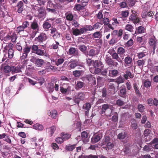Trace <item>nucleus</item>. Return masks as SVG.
Here are the masks:
<instances>
[{"label":"nucleus","mask_w":158,"mask_h":158,"mask_svg":"<svg viewBox=\"0 0 158 158\" xmlns=\"http://www.w3.org/2000/svg\"><path fill=\"white\" fill-rule=\"evenodd\" d=\"M112 106L110 104H105L102 106V110L100 113L101 115H105L106 116H110L112 112Z\"/></svg>","instance_id":"obj_1"},{"label":"nucleus","mask_w":158,"mask_h":158,"mask_svg":"<svg viewBox=\"0 0 158 158\" xmlns=\"http://www.w3.org/2000/svg\"><path fill=\"white\" fill-rule=\"evenodd\" d=\"M31 52L39 56H47V54L44 50L39 49L38 45L34 44L31 46Z\"/></svg>","instance_id":"obj_2"},{"label":"nucleus","mask_w":158,"mask_h":158,"mask_svg":"<svg viewBox=\"0 0 158 158\" xmlns=\"http://www.w3.org/2000/svg\"><path fill=\"white\" fill-rule=\"evenodd\" d=\"M33 7L35 10L38 11V17L39 18H44L46 15V11L45 8L43 7H37L36 6Z\"/></svg>","instance_id":"obj_3"},{"label":"nucleus","mask_w":158,"mask_h":158,"mask_svg":"<svg viewBox=\"0 0 158 158\" xmlns=\"http://www.w3.org/2000/svg\"><path fill=\"white\" fill-rule=\"evenodd\" d=\"M85 98V94L82 92L79 93L78 94L74 96L73 100L74 102L79 105L80 101H83Z\"/></svg>","instance_id":"obj_4"},{"label":"nucleus","mask_w":158,"mask_h":158,"mask_svg":"<svg viewBox=\"0 0 158 158\" xmlns=\"http://www.w3.org/2000/svg\"><path fill=\"white\" fill-rule=\"evenodd\" d=\"M54 20V19L49 18L47 19L44 21L43 24V27L45 31H47L51 26V23L52 21Z\"/></svg>","instance_id":"obj_5"},{"label":"nucleus","mask_w":158,"mask_h":158,"mask_svg":"<svg viewBox=\"0 0 158 158\" xmlns=\"http://www.w3.org/2000/svg\"><path fill=\"white\" fill-rule=\"evenodd\" d=\"M15 10L19 13H22V11L24 10L22 1H20L18 3L15 7Z\"/></svg>","instance_id":"obj_6"},{"label":"nucleus","mask_w":158,"mask_h":158,"mask_svg":"<svg viewBox=\"0 0 158 158\" xmlns=\"http://www.w3.org/2000/svg\"><path fill=\"white\" fill-rule=\"evenodd\" d=\"M143 137L146 141H148L151 139V135L150 131L148 129H145L144 131Z\"/></svg>","instance_id":"obj_7"},{"label":"nucleus","mask_w":158,"mask_h":158,"mask_svg":"<svg viewBox=\"0 0 158 158\" xmlns=\"http://www.w3.org/2000/svg\"><path fill=\"white\" fill-rule=\"evenodd\" d=\"M69 53L70 55L75 56L77 57H78L80 55L78 51L73 47L70 48H69Z\"/></svg>","instance_id":"obj_8"},{"label":"nucleus","mask_w":158,"mask_h":158,"mask_svg":"<svg viewBox=\"0 0 158 158\" xmlns=\"http://www.w3.org/2000/svg\"><path fill=\"white\" fill-rule=\"evenodd\" d=\"M31 48V46H26L23 48V53L22 56H21L22 59H25L27 58V56L30 51Z\"/></svg>","instance_id":"obj_9"},{"label":"nucleus","mask_w":158,"mask_h":158,"mask_svg":"<svg viewBox=\"0 0 158 158\" xmlns=\"http://www.w3.org/2000/svg\"><path fill=\"white\" fill-rule=\"evenodd\" d=\"M149 43L150 45L153 46V51L154 52L156 48V38L154 36H152L150 39Z\"/></svg>","instance_id":"obj_10"},{"label":"nucleus","mask_w":158,"mask_h":158,"mask_svg":"<svg viewBox=\"0 0 158 158\" xmlns=\"http://www.w3.org/2000/svg\"><path fill=\"white\" fill-rule=\"evenodd\" d=\"M46 35L45 33H41L37 37L35 38V40L40 43L43 42L47 39Z\"/></svg>","instance_id":"obj_11"},{"label":"nucleus","mask_w":158,"mask_h":158,"mask_svg":"<svg viewBox=\"0 0 158 158\" xmlns=\"http://www.w3.org/2000/svg\"><path fill=\"white\" fill-rule=\"evenodd\" d=\"M130 21H132L135 24H137L140 22L138 17L135 15H131L129 17Z\"/></svg>","instance_id":"obj_12"},{"label":"nucleus","mask_w":158,"mask_h":158,"mask_svg":"<svg viewBox=\"0 0 158 158\" xmlns=\"http://www.w3.org/2000/svg\"><path fill=\"white\" fill-rule=\"evenodd\" d=\"M51 35L54 38L59 37H60V33L57 31L56 28H52L51 29Z\"/></svg>","instance_id":"obj_13"},{"label":"nucleus","mask_w":158,"mask_h":158,"mask_svg":"<svg viewBox=\"0 0 158 158\" xmlns=\"http://www.w3.org/2000/svg\"><path fill=\"white\" fill-rule=\"evenodd\" d=\"M98 51L96 48L91 49L88 52L87 55L90 56H95L99 53Z\"/></svg>","instance_id":"obj_14"},{"label":"nucleus","mask_w":158,"mask_h":158,"mask_svg":"<svg viewBox=\"0 0 158 158\" xmlns=\"http://www.w3.org/2000/svg\"><path fill=\"white\" fill-rule=\"evenodd\" d=\"M31 26L32 29L35 30V34H36L39 30V25L37 21L36 20H34L31 23Z\"/></svg>","instance_id":"obj_15"},{"label":"nucleus","mask_w":158,"mask_h":158,"mask_svg":"<svg viewBox=\"0 0 158 158\" xmlns=\"http://www.w3.org/2000/svg\"><path fill=\"white\" fill-rule=\"evenodd\" d=\"M11 71H12V67H11L10 66H6L3 68L4 74L6 76H8L10 75L9 73Z\"/></svg>","instance_id":"obj_16"},{"label":"nucleus","mask_w":158,"mask_h":158,"mask_svg":"<svg viewBox=\"0 0 158 158\" xmlns=\"http://www.w3.org/2000/svg\"><path fill=\"white\" fill-rule=\"evenodd\" d=\"M118 54V52L116 53L114 52L112 53L111 56L113 59L115 60L119 63H122V59H121L119 56Z\"/></svg>","instance_id":"obj_17"},{"label":"nucleus","mask_w":158,"mask_h":158,"mask_svg":"<svg viewBox=\"0 0 158 158\" xmlns=\"http://www.w3.org/2000/svg\"><path fill=\"white\" fill-rule=\"evenodd\" d=\"M105 61L107 64L110 66H114V61L110 57L106 56V57Z\"/></svg>","instance_id":"obj_18"},{"label":"nucleus","mask_w":158,"mask_h":158,"mask_svg":"<svg viewBox=\"0 0 158 158\" xmlns=\"http://www.w3.org/2000/svg\"><path fill=\"white\" fill-rule=\"evenodd\" d=\"M69 68L71 69H74L76 66H78V63L76 60H73L71 61L69 63Z\"/></svg>","instance_id":"obj_19"},{"label":"nucleus","mask_w":158,"mask_h":158,"mask_svg":"<svg viewBox=\"0 0 158 158\" xmlns=\"http://www.w3.org/2000/svg\"><path fill=\"white\" fill-rule=\"evenodd\" d=\"M34 68L31 65H28L27 67L26 70V73L28 76H30L32 73Z\"/></svg>","instance_id":"obj_20"},{"label":"nucleus","mask_w":158,"mask_h":158,"mask_svg":"<svg viewBox=\"0 0 158 158\" xmlns=\"http://www.w3.org/2000/svg\"><path fill=\"white\" fill-rule=\"evenodd\" d=\"M56 129V127L54 126H52L48 128V132L50 136H52L53 135Z\"/></svg>","instance_id":"obj_21"},{"label":"nucleus","mask_w":158,"mask_h":158,"mask_svg":"<svg viewBox=\"0 0 158 158\" xmlns=\"http://www.w3.org/2000/svg\"><path fill=\"white\" fill-rule=\"evenodd\" d=\"M12 72L13 73H17L21 72V67L20 66H18L16 67H12Z\"/></svg>","instance_id":"obj_22"},{"label":"nucleus","mask_w":158,"mask_h":158,"mask_svg":"<svg viewBox=\"0 0 158 158\" xmlns=\"http://www.w3.org/2000/svg\"><path fill=\"white\" fill-rule=\"evenodd\" d=\"M125 52V50L123 47H119L118 48L117 52L120 55L122 59H123V57L122 55Z\"/></svg>","instance_id":"obj_23"},{"label":"nucleus","mask_w":158,"mask_h":158,"mask_svg":"<svg viewBox=\"0 0 158 158\" xmlns=\"http://www.w3.org/2000/svg\"><path fill=\"white\" fill-rule=\"evenodd\" d=\"M85 83L83 82L78 81L75 85V88L76 89H80L84 85Z\"/></svg>","instance_id":"obj_24"},{"label":"nucleus","mask_w":158,"mask_h":158,"mask_svg":"<svg viewBox=\"0 0 158 158\" xmlns=\"http://www.w3.org/2000/svg\"><path fill=\"white\" fill-rule=\"evenodd\" d=\"M118 71L116 69L110 70L109 71V76L112 77H116L118 76Z\"/></svg>","instance_id":"obj_25"},{"label":"nucleus","mask_w":158,"mask_h":158,"mask_svg":"<svg viewBox=\"0 0 158 158\" xmlns=\"http://www.w3.org/2000/svg\"><path fill=\"white\" fill-rule=\"evenodd\" d=\"M33 127L34 129L40 131H42L44 129L43 126L39 123L34 125Z\"/></svg>","instance_id":"obj_26"},{"label":"nucleus","mask_w":158,"mask_h":158,"mask_svg":"<svg viewBox=\"0 0 158 158\" xmlns=\"http://www.w3.org/2000/svg\"><path fill=\"white\" fill-rule=\"evenodd\" d=\"M126 89L125 88H123L120 90L118 95L122 97L125 98L126 95Z\"/></svg>","instance_id":"obj_27"},{"label":"nucleus","mask_w":158,"mask_h":158,"mask_svg":"<svg viewBox=\"0 0 158 158\" xmlns=\"http://www.w3.org/2000/svg\"><path fill=\"white\" fill-rule=\"evenodd\" d=\"M86 78L89 81H91L93 83L96 82V79L94 76L89 74L87 75Z\"/></svg>","instance_id":"obj_28"},{"label":"nucleus","mask_w":158,"mask_h":158,"mask_svg":"<svg viewBox=\"0 0 158 158\" xmlns=\"http://www.w3.org/2000/svg\"><path fill=\"white\" fill-rule=\"evenodd\" d=\"M101 137L100 136L98 135H95L93 136L91 138V141L93 143H95L98 142Z\"/></svg>","instance_id":"obj_29"},{"label":"nucleus","mask_w":158,"mask_h":158,"mask_svg":"<svg viewBox=\"0 0 158 158\" xmlns=\"http://www.w3.org/2000/svg\"><path fill=\"white\" fill-rule=\"evenodd\" d=\"M60 46L58 42L55 41L52 45L49 46V48L51 49H57L58 48L59 46Z\"/></svg>","instance_id":"obj_30"},{"label":"nucleus","mask_w":158,"mask_h":158,"mask_svg":"<svg viewBox=\"0 0 158 158\" xmlns=\"http://www.w3.org/2000/svg\"><path fill=\"white\" fill-rule=\"evenodd\" d=\"M69 86L68 85V86L67 88H65L64 86H60V92L63 94H64L66 93L69 90Z\"/></svg>","instance_id":"obj_31"},{"label":"nucleus","mask_w":158,"mask_h":158,"mask_svg":"<svg viewBox=\"0 0 158 158\" xmlns=\"http://www.w3.org/2000/svg\"><path fill=\"white\" fill-rule=\"evenodd\" d=\"M131 127L132 128L134 129H136L138 127V125L135 119H132L131 121Z\"/></svg>","instance_id":"obj_32"},{"label":"nucleus","mask_w":158,"mask_h":158,"mask_svg":"<svg viewBox=\"0 0 158 158\" xmlns=\"http://www.w3.org/2000/svg\"><path fill=\"white\" fill-rule=\"evenodd\" d=\"M93 64L94 68H97L102 65L101 61L99 60H96L94 61Z\"/></svg>","instance_id":"obj_33"},{"label":"nucleus","mask_w":158,"mask_h":158,"mask_svg":"<svg viewBox=\"0 0 158 158\" xmlns=\"http://www.w3.org/2000/svg\"><path fill=\"white\" fill-rule=\"evenodd\" d=\"M64 57L59 56L57 60L55 62L57 66H58L59 65L62 64L64 60Z\"/></svg>","instance_id":"obj_34"},{"label":"nucleus","mask_w":158,"mask_h":158,"mask_svg":"<svg viewBox=\"0 0 158 158\" xmlns=\"http://www.w3.org/2000/svg\"><path fill=\"white\" fill-rule=\"evenodd\" d=\"M66 19L69 21H72L73 20L74 16L72 13H66L65 14Z\"/></svg>","instance_id":"obj_35"},{"label":"nucleus","mask_w":158,"mask_h":158,"mask_svg":"<svg viewBox=\"0 0 158 158\" xmlns=\"http://www.w3.org/2000/svg\"><path fill=\"white\" fill-rule=\"evenodd\" d=\"M61 136L64 141L68 139L71 136V135L70 134L64 133H61Z\"/></svg>","instance_id":"obj_36"},{"label":"nucleus","mask_w":158,"mask_h":158,"mask_svg":"<svg viewBox=\"0 0 158 158\" xmlns=\"http://www.w3.org/2000/svg\"><path fill=\"white\" fill-rule=\"evenodd\" d=\"M56 53L57 52H56V54L51 55L50 58L52 61L55 62L58 58H59V55L56 54Z\"/></svg>","instance_id":"obj_37"},{"label":"nucleus","mask_w":158,"mask_h":158,"mask_svg":"<svg viewBox=\"0 0 158 158\" xmlns=\"http://www.w3.org/2000/svg\"><path fill=\"white\" fill-rule=\"evenodd\" d=\"M14 51L13 49H9L8 50V56L10 59H12L14 56Z\"/></svg>","instance_id":"obj_38"},{"label":"nucleus","mask_w":158,"mask_h":158,"mask_svg":"<svg viewBox=\"0 0 158 158\" xmlns=\"http://www.w3.org/2000/svg\"><path fill=\"white\" fill-rule=\"evenodd\" d=\"M152 146L151 144L145 145L143 148V150L147 152L151 151L152 149Z\"/></svg>","instance_id":"obj_39"},{"label":"nucleus","mask_w":158,"mask_h":158,"mask_svg":"<svg viewBox=\"0 0 158 158\" xmlns=\"http://www.w3.org/2000/svg\"><path fill=\"white\" fill-rule=\"evenodd\" d=\"M83 9V6L80 4H76L73 8V10L75 11H80Z\"/></svg>","instance_id":"obj_40"},{"label":"nucleus","mask_w":158,"mask_h":158,"mask_svg":"<svg viewBox=\"0 0 158 158\" xmlns=\"http://www.w3.org/2000/svg\"><path fill=\"white\" fill-rule=\"evenodd\" d=\"M72 30H73V34L75 36H77L81 35L79 29L75 28L73 29V28H72Z\"/></svg>","instance_id":"obj_41"},{"label":"nucleus","mask_w":158,"mask_h":158,"mask_svg":"<svg viewBox=\"0 0 158 158\" xmlns=\"http://www.w3.org/2000/svg\"><path fill=\"white\" fill-rule=\"evenodd\" d=\"M116 82L118 83V88L119 86L118 85L119 84L122 83L124 82V79L123 77L121 76L117 78L116 79Z\"/></svg>","instance_id":"obj_42"},{"label":"nucleus","mask_w":158,"mask_h":158,"mask_svg":"<svg viewBox=\"0 0 158 158\" xmlns=\"http://www.w3.org/2000/svg\"><path fill=\"white\" fill-rule=\"evenodd\" d=\"M132 60V58L128 56L126 57L124 59L125 63L127 65L131 64Z\"/></svg>","instance_id":"obj_43"},{"label":"nucleus","mask_w":158,"mask_h":158,"mask_svg":"<svg viewBox=\"0 0 158 158\" xmlns=\"http://www.w3.org/2000/svg\"><path fill=\"white\" fill-rule=\"evenodd\" d=\"M70 25L74 27H78L80 24L76 20H73L70 23Z\"/></svg>","instance_id":"obj_44"},{"label":"nucleus","mask_w":158,"mask_h":158,"mask_svg":"<svg viewBox=\"0 0 158 158\" xmlns=\"http://www.w3.org/2000/svg\"><path fill=\"white\" fill-rule=\"evenodd\" d=\"M44 63V60L42 59H37L35 64L38 67H41Z\"/></svg>","instance_id":"obj_45"},{"label":"nucleus","mask_w":158,"mask_h":158,"mask_svg":"<svg viewBox=\"0 0 158 158\" xmlns=\"http://www.w3.org/2000/svg\"><path fill=\"white\" fill-rule=\"evenodd\" d=\"M125 29L126 30L132 32L133 31L134 27L131 25L127 24L126 25Z\"/></svg>","instance_id":"obj_46"},{"label":"nucleus","mask_w":158,"mask_h":158,"mask_svg":"<svg viewBox=\"0 0 158 158\" xmlns=\"http://www.w3.org/2000/svg\"><path fill=\"white\" fill-rule=\"evenodd\" d=\"M75 147V145H67L65 147V149L67 151H73Z\"/></svg>","instance_id":"obj_47"},{"label":"nucleus","mask_w":158,"mask_h":158,"mask_svg":"<svg viewBox=\"0 0 158 158\" xmlns=\"http://www.w3.org/2000/svg\"><path fill=\"white\" fill-rule=\"evenodd\" d=\"M91 105L89 102H86L84 104L83 107V109L86 110H89L91 108Z\"/></svg>","instance_id":"obj_48"},{"label":"nucleus","mask_w":158,"mask_h":158,"mask_svg":"<svg viewBox=\"0 0 158 158\" xmlns=\"http://www.w3.org/2000/svg\"><path fill=\"white\" fill-rule=\"evenodd\" d=\"M10 40H11L12 42L15 43L17 38V36L16 34L15 33H13L12 34H10Z\"/></svg>","instance_id":"obj_49"},{"label":"nucleus","mask_w":158,"mask_h":158,"mask_svg":"<svg viewBox=\"0 0 158 158\" xmlns=\"http://www.w3.org/2000/svg\"><path fill=\"white\" fill-rule=\"evenodd\" d=\"M90 72L92 73H95V74H98L101 73V69L99 68H94V71H93L92 69L90 68L89 69Z\"/></svg>","instance_id":"obj_50"},{"label":"nucleus","mask_w":158,"mask_h":158,"mask_svg":"<svg viewBox=\"0 0 158 158\" xmlns=\"http://www.w3.org/2000/svg\"><path fill=\"white\" fill-rule=\"evenodd\" d=\"M106 147H105V148L106 150L112 149L114 146V144L110 142H108V143H106Z\"/></svg>","instance_id":"obj_51"},{"label":"nucleus","mask_w":158,"mask_h":158,"mask_svg":"<svg viewBox=\"0 0 158 158\" xmlns=\"http://www.w3.org/2000/svg\"><path fill=\"white\" fill-rule=\"evenodd\" d=\"M145 61L143 60H139L137 61V65L141 67H143L144 65Z\"/></svg>","instance_id":"obj_52"},{"label":"nucleus","mask_w":158,"mask_h":158,"mask_svg":"<svg viewBox=\"0 0 158 158\" xmlns=\"http://www.w3.org/2000/svg\"><path fill=\"white\" fill-rule=\"evenodd\" d=\"M119 40V39H118L117 38H115L114 37H113L110 41L109 44L110 45H113Z\"/></svg>","instance_id":"obj_53"},{"label":"nucleus","mask_w":158,"mask_h":158,"mask_svg":"<svg viewBox=\"0 0 158 158\" xmlns=\"http://www.w3.org/2000/svg\"><path fill=\"white\" fill-rule=\"evenodd\" d=\"M137 31L139 33L142 34L145 32V29L142 26H139L138 27Z\"/></svg>","instance_id":"obj_54"},{"label":"nucleus","mask_w":158,"mask_h":158,"mask_svg":"<svg viewBox=\"0 0 158 158\" xmlns=\"http://www.w3.org/2000/svg\"><path fill=\"white\" fill-rule=\"evenodd\" d=\"M154 14V12L153 11H151L148 13L146 15H142V17L143 18H147L148 17H150L153 15Z\"/></svg>","instance_id":"obj_55"},{"label":"nucleus","mask_w":158,"mask_h":158,"mask_svg":"<svg viewBox=\"0 0 158 158\" xmlns=\"http://www.w3.org/2000/svg\"><path fill=\"white\" fill-rule=\"evenodd\" d=\"M24 29L21 26H20L16 28V32L17 33L20 34L22 32L24 31Z\"/></svg>","instance_id":"obj_56"},{"label":"nucleus","mask_w":158,"mask_h":158,"mask_svg":"<svg viewBox=\"0 0 158 158\" xmlns=\"http://www.w3.org/2000/svg\"><path fill=\"white\" fill-rule=\"evenodd\" d=\"M126 136V134L125 132H122L119 134L118 137L119 139H123Z\"/></svg>","instance_id":"obj_57"},{"label":"nucleus","mask_w":158,"mask_h":158,"mask_svg":"<svg viewBox=\"0 0 158 158\" xmlns=\"http://www.w3.org/2000/svg\"><path fill=\"white\" fill-rule=\"evenodd\" d=\"M6 31H1L0 32V39L4 40L5 36Z\"/></svg>","instance_id":"obj_58"},{"label":"nucleus","mask_w":158,"mask_h":158,"mask_svg":"<svg viewBox=\"0 0 158 158\" xmlns=\"http://www.w3.org/2000/svg\"><path fill=\"white\" fill-rule=\"evenodd\" d=\"M5 21L7 23L11 22L13 21L12 18L9 15H6L5 17Z\"/></svg>","instance_id":"obj_59"},{"label":"nucleus","mask_w":158,"mask_h":158,"mask_svg":"<svg viewBox=\"0 0 158 158\" xmlns=\"http://www.w3.org/2000/svg\"><path fill=\"white\" fill-rule=\"evenodd\" d=\"M138 110L140 112H143L145 109L144 106L142 104H139L138 105Z\"/></svg>","instance_id":"obj_60"},{"label":"nucleus","mask_w":158,"mask_h":158,"mask_svg":"<svg viewBox=\"0 0 158 158\" xmlns=\"http://www.w3.org/2000/svg\"><path fill=\"white\" fill-rule=\"evenodd\" d=\"M51 19H54V20L52 21V23L54 24H58L60 23L61 22V18H57L55 19V18H52Z\"/></svg>","instance_id":"obj_61"},{"label":"nucleus","mask_w":158,"mask_h":158,"mask_svg":"<svg viewBox=\"0 0 158 158\" xmlns=\"http://www.w3.org/2000/svg\"><path fill=\"white\" fill-rule=\"evenodd\" d=\"M123 30L122 29H120L118 31V33L117 34V38L118 39H119V40L122 37V36L123 34Z\"/></svg>","instance_id":"obj_62"},{"label":"nucleus","mask_w":158,"mask_h":158,"mask_svg":"<svg viewBox=\"0 0 158 158\" xmlns=\"http://www.w3.org/2000/svg\"><path fill=\"white\" fill-rule=\"evenodd\" d=\"M129 12L127 10L122 11L121 12V16L123 18H126L128 16Z\"/></svg>","instance_id":"obj_63"},{"label":"nucleus","mask_w":158,"mask_h":158,"mask_svg":"<svg viewBox=\"0 0 158 158\" xmlns=\"http://www.w3.org/2000/svg\"><path fill=\"white\" fill-rule=\"evenodd\" d=\"M79 49L82 52H85L86 50V47L84 45H81L79 46Z\"/></svg>","instance_id":"obj_64"}]
</instances>
